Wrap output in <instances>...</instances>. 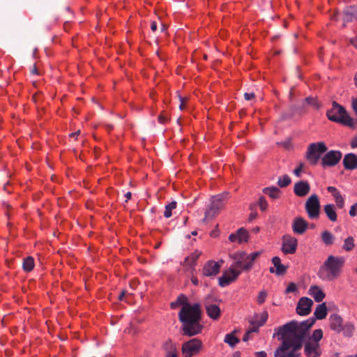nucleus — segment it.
Returning <instances> with one entry per match:
<instances>
[{
	"label": "nucleus",
	"instance_id": "obj_1",
	"mask_svg": "<svg viewBox=\"0 0 357 357\" xmlns=\"http://www.w3.org/2000/svg\"><path fill=\"white\" fill-rule=\"evenodd\" d=\"M313 321L302 322L291 321L275 328L273 337L282 340V344L275 352V357H299L302 340Z\"/></svg>",
	"mask_w": 357,
	"mask_h": 357
},
{
	"label": "nucleus",
	"instance_id": "obj_2",
	"mask_svg": "<svg viewBox=\"0 0 357 357\" xmlns=\"http://www.w3.org/2000/svg\"><path fill=\"white\" fill-rule=\"evenodd\" d=\"M178 317L182 323L184 335L191 337L202 333L203 326L200 324L201 309L199 304L185 303L178 313Z\"/></svg>",
	"mask_w": 357,
	"mask_h": 357
},
{
	"label": "nucleus",
	"instance_id": "obj_3",
	"mask_svg": "<svg viewBox=\"0 0 357 357\" xmlns=\"http://www.w3.org/2000/svg\"><path fill=\"white\" fill-rule=\"evenodd\" d=\"M344 263V257L329 255L319 268V278L324 281L336 280L341 275Z\"/></svg>",
	"mask_w": 357,
	"mask_h": 357
},
{
	"label": "nucleus",
	"instance_id": "obj_4",
	"mask_svg": "<svg viewBox=\"0 0 357 357\" xmlns=\"http://www.w3.org/2000/svg\"><path fill=\"white\" fill-rule=\"evenodd\" d=\"M327 117L332 121L349 128H354L356 126V122L349 116L345 109L335 102H333L332 108L327 112Z\"/></svg>",
	"mask_w": 357,
	"mask_h": 357
},
{
	"label": "nucleus",
	"instance_id": "obj_5",
	"mask_svg": "<svg viewBox=\"0 0 357 357\" xmlns=\"http://www.w3.org/2000/svg\"><path fill=\"white\" fill-rule=\"evenodd\" d=\"M261 255V252H253L250 254H247L244 252H238L232 255L234 259L233 264L241 272L243 271L250 270L255 261V260Z\"/></svg>",
	"mask_w": 357,
	"mask_h": 357
},
{
	"label": "nucleus",
	"instance_id": "obj_6",
	"mask_svg": "<svg viewBox=\"0 0 357 357\" xmlns=\"http://www.w3.org/2000/svg\"><path fill=\"white\" fill-rule=\"evenodd\" d=\"M228 195L225 192L212 197L211 206L205 212L204 220L212 219L220 213L226 204Z\"/></svg>",
	"mask_w": 357,
	"mask_h": 357
},
{
	"label": "nucleus",
	"instance_id": "obj_7",
	"mask_svg": "<svg viewBox=\"0 0 357 357\" xmlns=\"http://www.w3.org/2000/svg\"><path fill=\"white\" fill-rule=\"evenodd\" d=\"M327 146L324 142H319L310 144L307 149L305 158L311 165H316L321 155L327 151Z\"/></svg>",
	"mask_w": 357,
	"mask_h": 357
},
{
	"label": "nucleus",
	"instance_id": "obj_8",
	"mask_svg": "<svg viewBox=\"0 0 357 357\" xmlns=\"http://www.w3.org/2000/svg\"><path fill=\"white\" fill-rule=\"evenodd\" d=\"M202 342L198 338H192L182 344L183 357H192L199 353L202 348Z\"/></svg>",
	"mask_w": 357,
	"mask_h": 357
},
{
	"label": "nucleus",
	"instance_id": "obj_9",
	"mask_svg": "<svg viewBox=\"0 0 357 357\" xmlns=\"http://www.w3.org/2000/svg\"><path fill=\"white\" fill-rule=\"evenodd\" d=\"M305 210L308 217L312 219H317L320 214V202L316 195H312L305 202Z\"/></svg>",
	"mask_w": 357,
	"mask_h": 357
},
{
	"label": "nucleus",
	"instance_id": "obj_10",
	"mask_svg": "<svg viewBox=\"0 0 357 357\" xmlns=\"http://www.w3.org/2000/svg\"><path fill=\"white\" fill-rule=\"evenodd\" d=\"M242 272L238 269L233 263L225 271L222 275L219 278V284L221 287H226L231 282L236 280L238 275Z\"/></svg>",
	"mask_w": 357,
	"mask_h": 357
},
{
	"label": "nucleus",
	"instance_id": "obj_11",
	"mask_svg": "<svg viewBox=\"0 0 357 357\" xmlns=\"http://www.w3.org/2000/svg\"><path fill=\"white\" fill-rule=\"evenodd\" d=\"M342 156L340 151L331 150L327 152L321 159V165L324 167H333L336 165L341 160Z\"/></svg>",
	"mask_w": 357,
	"mask_h": 357
},
{
	"label": "nucleus",
	"instance_id": "obj_12",
	"mask_svg": "<svg viewBox=\"0 0 357 357\" xmlns=\"http://www.w3.org/2000/svg\"><path fill=\"white\" fill-rule=\"evenodd\" d=\"M298 241L291 235H284L282 237V251L284 254H294L296 251Z\"/></svg>",
	"mask_w": 357,
	"mask_h": 357
},
{
	"label": "nucleus",
	"instance_id": "obj_13",
	"mask_svg": "<svg viewBox=\"0 0 357 357\" xmlns=\"http://www.w3.org/2000/svg\"><path fill=\"white\" fill-rule=\"evenodd\" d=\"M223 261H215L213 260L208 261L205 263L202 268V273L204 276L211 277L216 275L219 272Z\"/></svg>",
	"mask_w": 357,
	"mask_h": 357
},
{
	"label": "nucleus",
	"instance_id": "obj_14",
	"mask_svg": "<svg viewBox=\"0 0 357 357\" xmlns=\"http://www.w3.org/2000/svg\"><path fill=\"white\" fill-rule=\"evenodd\" d=\"M304 353L307 357H319L321 355L319 343L307 341L304 344Z\"/></svg>",
	"mask_w": 357,
	"mask_h": 357
},
{
	"label": "nucleus",
	"instance_id": "obj_15",
	"mask_svg": "<svg viewBox=\"0 0 357 357\" xmlns=\"http://www.w3.org/2000/svg\"><path fill=\"white\" fill-rule=\"evenodd\" d=\"M313 301L307 297H302L297 305L296 312L300 315H307L311 311Z\"/></svg>",
	"mask_w": 357,
	"mask_h": 357
},
{
	"label": "nucleus",
	"instance_id": "obj_16",
	"mask_svg": "<svg viewBox=\"0 0 357 357\" xmlns=\"http://www.w3.org/2000/svg\"><path fill=\"white\" fill-rule=\"evenodd\" d=\"M162 350L165 352V357H178L176 344L169 339L162 343Z\"/></svg>",
	"mask_w": 357,
	"mask_h": 357
},
{
	"label": "nucleus",
	"instance_id": "obj_17",
	"mask_svg": "<svg viewBox=\"0 0 357 357\" xmlns=\"http://www.w3.org/2000/svg\"><path fill=\"white\" fill-rule=\"evenodd\" d=\"M248 233L246 229L240 228L236 232L232 233L229 236V240L231 243H237L241 244L245 243L248 240Z\"/></svg>",
	"mask_w": 357,
	"mask_h": 357
},
{
	"label": "nucleus",
	"instance_id": "obj_18",
	"mask_svg": "<svg viewBox=\"0 0 357 357\" xmlns=\"http://www.w3.org/2000/svg\"><path fill=\"white\" fill-rule=\"evenodd\" d=\"M307 222L301 217L296 218L292 223V229L294 234H303L307 229Z\"/></svg>",
	"mask_w": 357,
	"mask_h": 357
},
{
	"label": "nucleus",
	"instance_id": "obj_19",
	"mask_svg": "<svg viewBox=\"0 0 357 357\" xmlns=\"http://www.w3.org/2000/svg\"><path fill=\"white\" fill-rule=\"evenodd\" d=\"M343 165L346 169L353 170L357 168V156L354 153L344 155Z\"/></svg>",
	"mask_w": 357,
	"mask_h": 357
},
{
	"label": "nucleus",
	"instance_id": "obj_20",
	"mask_svg": "<svg viewBox=\"0 0 357 357\" xmlns=\"http://www.w3.org/2000/svg\"><path fill=\"white\" fill-rule=\"evenodd\" d=\"M310 188L307 181H299L294 185V192L297 196L304 197L308 194Z\"/></svg>",
	"mask_w": 357,
	"mask_h": 357
},
{
	"label": "nucleus",
	"instance_id": "obj_21",
	"mask_svg": "<svg viewBox=\"0 0 357 357\" xmlns=\"http://www.w3.org/2000/svg\"><path fill=\"white\" fill-rule=\"evenodd\" d=\"M329 319L330 327L333 331L340 333L343 330V320L340 316L332 314Z\"/></svg>",
	"mask_w": 357,
	"mask_h": 357
},
{
	"label": "nucleus",
	"instance_id": "obj_22",
	"mask_svg": "<svg viewBox=\"0 0 357 357\" xmlns=\"http://www.w3.org/2000/svg\"><path fill=\"white\" fill-rule=\"evenodd\" d=\"M207 315L213 320H218L221 316L220 307L216 304H208L206 305Z\"/></svg>",
	"mask_w": 357,
	"mask_h": 357
},
{
	"label": "nucleus",
	"instance_id": "obj_23",
	"mask_svg": "<svg viewBox=\"0 0 357 357\" xmlns=\"http://www.w3.org/2000/svg\"><path fill=\"white\" fill-rule=\"evenodd\" d=\"M327 190L333 197L337 206L339 208H342L344 206V199L342 197L339 190L333 186L328 187Z\"/></svg>",
	"mask_w": 357,
	"mask_h": 357
},
{
	"label": "nucleus",
	"instance_id": "obj_24",
	"mask_svg": "<svg viewBox=\"0 0 357 357\" xmlns=\"http://www.w3.org/2000/svg\"><path fill=\"white\" fill-rule=\"evenodd\" d=\"M308 293L314 298L316 302H321L325 298V294L322 289L316 285L311 286L309 289Z\"/></svg>",
	"mask_w": 357,
	"mask_h": 357
},
{
	"label": "nucleus",
	"instance_id": "obj_25",
	"mask_svg": "<svg viewBox=\"0 0 357 357\" xmlns=\"http://www.w3.org/2000/svg\"><path fill=\"white\" fill-rule=\"evenodd\" d=\"M202 252L196 250L188 256L184 261V266L192 268L197 265V261L201 256Z\"/></svg>",
	"mask_w": 357,
	"mask_h": 357
},
{
	"label": "nucleus",
	"instance_id": "obj_26",
	"mask_svg": "<svg viewBox=\"0 0 357 357\" xmlns=\"http://www.w3.org/2000/svg\"><path fill=\"white\" fill-rule=\"evenodd\" d=\"M272 263L273 264L274 266L275 267V273L278 275H283L287 270V267L281 264V260L280 257H274L272 259ZM270 272L274 273V268H270Z\"/></svg>",
	"mask_w": 357,
	"mask_h": 357
},
{
	"label": "nucleus",
	"instance_id": "obj_27",
	"mask_svg": "<svg viewBox=\"0 0 357 357\" xmlns=\"http://www.w3.org/2000/svg\"><path fill=\"white\" fill-rule=\"evenodd\" d=\"M324 211L331 222L337 221V215L335 211V206L333 204H328L325 205L324 206Z\"/></svg>",
	"mask_w": 357,
	"mask_h": 357
},
{
	"label": "nucleus",
	"instance_id": "obj_28",
	"mask_svg": "<svg viewBox=\"0 0 357 357\" xmlns=\"http://www.w3.org/2000/svg\"><path fill=\"white\" fill-rule=\"evenodd\" d=\"M314 316L317 319H324L327 315V308L325 303H321L317 305L314 312Z\"/></svg>",
	"mask_w": 357,
	"mask_h": 357
},
{
	"label": "nucleus",
	"instance_id": "obj_29",
	"mask_svg": "<svg viewBox=\"0 0 357 357\" xmlns=\"http://www.w3.org/2000/svg\"><path fill=\"white\" fill-rule=\"evenodd\" d=\"M35 266V261L34 259L31 257H26L24 259L22 262V268L25 272H30L31 271Z\"/></svg>",
	"mask_w": 357,
	"mask_h": 357
},
{
	"label": "nucleus",
	"instance_id": "obj_30",
	"mask_svg": "<svg viewBox=\"0 0 357 357\" xmlns=\"http://www.w3.org/2000/svg\"><path fill=\"white\" fill-rule=\"evenodd\" d=\"M323 243L326 245H331L335 241V236L330 231L326 230L321 235Z\"/></svg>",
	"mask_w": 357,
	"mask_h": 357
},
{
	"label": "nucleus",
	"instance_id": "obj_31",
	"mask_svg": "<svg viewBox=\"0 0 357 357\" xmlns=\"http://www.w3.org/2000/svg\"><path fill=\"white\" fill-rule=\"evenodd\" d=\"M263 192L273 199H278L280 194V190L276 187L265 188L263 189Z\"/></svg>",
	"mask_w": 357,
	"mask_h": 357
},
{
	"label": "nucleus",
	"instance_id": "obj_32",
	"mask_svg": "<svg viewBox=\"0 0 357 357\" xmlns=\"http://www.w3.org/2000/svg\"><path fill=\"white\" fill-rule=\"evenodd\" d=\"M224 342L228 344L230 347H234L239 342V339L236 337L235 331H234L225 335Z\"/></svg>",
	"mask_w": 357,
	"mask_h": 357
},
{
	"label": "nucleus",
	"instance_id": "obj_33",
	"mask_svg": "<svg viewBox=\"0 0 357 357\" xmlns=\"http://www.w3.org/2000/svg\"><path fill=\"white\" fill-rule=\"evenodd\" d=\"M268 317V312L266 311H264L261 314H256L252 321L256 324H259V326H262L266 322Z\"/></svg>",
	"mask_w": 357,
	"mask_h": 357
},
{
	"label": "nucleus",
	"instance_id": "obj_34",
	"mask_svg": "<svg viewBox=\"0 0 357 357\" xmlns=\"http://www.w3.org/2000/svg\"><path fill=\"white\" fill-rule=\"evenodd\" d=\"M356 246L354 238L352 236H349L344 241L342 249L346 252L351 251Z\"/></svg>",
	"mask_w": 357,
	"mask_h": 357
},
{
	"label": "nucleus",
	"instance_id": "obj_35",
	"mask_svg": "<svg viewBox=\"0 0 357 357\" xmlns=\"http://www.w3.org/2000/svg\"><path fill=\"white\" fill-rule=\"evenodd\" d=\"M323 337V332L321 329H317L314 331L312 336L309 338L307 341L311 342L319 343V342Z\"/></svg>",
	"mask_w": 357,
	"mask_h": 357
},
{
	"label": "nucleus",
	"instance_id": "obj_36",
	"mask_svg": "<svg viewBox=\"0 0 357 357\" xmlns=\"http://www.w3.org/2000/svg\"><path fill=\"white\" fill-rule=\"evenodd\" d=\"M176 202H172L171 203L168 204L166 206H165V212H164V216L167 218H169L172 216V210L176 208Z\"/></svg>",
	"mask_w": 357,
	"mask_h": 357
},
{
	"label": "nucleus",
	"instance_id": "obj_37",
	"mask_svg": "<svg viewBox=\"0 0 357 357\" xmlns=\"http://www.w3.org/2000/svg\"><path fill=\"white\" fill-rule=\"evenodd\" d=\"M291 183V178L288 175H284L278 178V185L281 188L289 185Z\"/></svg>",
	"mask_w": 357,
	"mask_h": 357
},
{
	"label": "nucleus",
	"instance_id": "obj_38",
	"mask_svg": "<svg viewBox=\"0 0 357 357\" xmlns=\"http://www.w3.org/2000/svg\"><path fill=\"white\" fill-rule=\"evenodd\" d=\"M354 330V327L353 324L350 323H347L344 326H343V331L344 334L347 336H351Z\"/></svg>",
	"mask_w": 357,
	"mask_h": 357
},
{
	"label": "nucleus",
	"instance_id": "obj_39",
	"mask_svg": "<svg viewBox=\"0 0 357 357\" xmlns=\"http://www.w3.org/2000/svg\"><path fill=\"white\" fill-rule=\"evenodd\" d=\"M267 297V292L264 290L261 291L257 296V303L259 305L263 304L266 299Z\"/></svg>",
	"mask_w": 357,
	"mask_h": 357
},
{
	"label": "nucleus",
	"instance_id": "obj_40",
	"mask_svg": "<svg viewBox=\"0 0 357 357\" xmlns=\"http://www.w3.org/2000/svg\"><path fill=\"white\" fill-rule=\"evenodd\" d=\"M258 204L261 211H265L268 207V203L264 197H259Z\"/></svg>",
	"mask_w": 357,
	"mask_h": 357
},
{
	"label": "nucleus",
	"instance_id": "obj_41",
	"mask_svg": "<svg viewBox=\"0 0 357 357\" xmlns=\"http://www.w3.org/2000/svg\"><path fill=\"white\" fill-rule=\"evenodd\" d=\"M297 291V286L295 283L294 282H290L286 290H285V293L286 294H289V293H294Z\"/></svg>",
	"mask_w": 357,
	"mask_h": 357
},
{
	"label": "nucleus",
	"instance_id": "obj_42",
	"mask_svg": "<svg viewBox=\"0 0 357 357\" xmlns=\"http://www.w3.org/2000/svg\"><path fill=\"white\" fill-rule=\"evenodd\" d=\"M260 326L259 324H256L254 321H252L251 326L248 329V332L251 334L252 333H257L259 331V328Z\"/></svg>",
	"mask_w": 357,
	"mask_h": 357
},
{
	"label": "nucleus",
	"instance_id": "obj_43",
	"mask_svg": "<svg viewBox=\"0 0 357 357\" xmlns=\"http://www.w3.org/2000/svg\"><path fill=\"white\" fill-rule=\"evenodd\" d=\"M349 215L351 217H354L357 215V202L351 206L349 210Z\"/></svg>",
	"mask_w": 357,
	"mask_h": 357
},
{
	"label": "nucleus",
	"instance_id": "obj_44",
	"mask_svg": "<svg viewBox=\"0 0 357 357\" xmlns=\"http://www.w3.org/2000/svg\"><path fill=\"white\" fill-rule=\"evenodd\" d=\"M303 163H300L298 167L294 169V173L296 176L299 177L301 176V173L303 170Z\"/></svg>",
	"mask_w": 357,
	"mask_h": 357
},
{
	"label": "nucleus",
	"instance_id": "obj_45",
	"mask_svg": "<svg viewBox=\"0 0 357 357\" xmlns=\"http://www.w3.org/2000/svg\"><path fill=\"white\" fill-rule=\"evenodd\" d=\"M179 99L181 101L179 108H180V109L183 110L185 108V102H187L188 99L185 98H182L181 96H179Z\"/></svg>",
	"mask_w": 357,
	"mask_h": 357
},
{
	"label": "nucleus",
	"instance_id": "obj_46",
	"mask_svg": "<svg viewBox=\"0 0 357 357\" xmlns=\"http://www.w3.org/2000/svg\"><path fill=\"white\" fill-rule=\"evenodd\" d=\"M244 98L246 100H251L255 98V94L253 93H245Z\"/></svg>",
	"mask_w": 357,
	"mask_h": 357
},
{
	"label": "nucleus",
	"instance_id": "obj_47",
	"mask_svg": "<svg viewBox=\"0 0 357 357\" xmlns=\"http://www.w3.org/2000/svg\"><path fill=\"white\" fill-rule=\"evenodd\" d=\"M351 106L355 113L357 114V98L352 99Z\"/></svg>",
	"mask_w": 357,
	"mask_h": 357
},
{
	"label": "nucleus",
	"instance_id": "obj_48",
	"mask_svg": "<svg viewBox=\"0 0 357 357\" xmlns=\"http://www.w3.org/2000/svg\"><path fill=\"white\" fill-rule=\"evenodd\" d=\"M350 144L352 149L357 148V135L352 139Z\"/></svg>",
	"mask_w": 357,
	"mask_h": 357
},
{
	"label": "nucleus",
	"instance_id": "obj_49",
	"mask_svg": "<svg viewBox=\"0 0 357 357\" xmlns=\"http://www.w3.org/2000/svg\"><path fill=\"white\" fill-rule=\"evenodd\" d=\"M255 356L257 357H266L267 354L265 351H257L255 353Z\"/></svg>",
	"mask_w": 357,
	"mask_h": 357
},
{
	"label": "nucleus",
	"instance_id": "obj_50",
	"mask_svg": "<svg viewBox=\"0 0 357 357\" xmlns=\"http://www.w3.org/2000/svg\"><path fill=\"white\" fill-rule=\"evenodd\" d=\"M151 29L153 31H155L157 30V23L155 22H152L151 24Z\"/></svg>",
	"mask_w": 357,
	"mask_h": 357
},
{
	"label": "nucleus",
	"instance_id": "obj_51",
	"mask_svg": "<svg viewBox=\"0 0 357 357\" xmlns=\"http://www.w3.org/2000/svg\"><path fill=\"white\" fill-rule=\"evenodd\" d=\"M250 333L248 331H247L243 337V340L245 342L248 341L250 337Z\"/></svg>",
	"mask_w": 357,
	"mask_h": 357
},
{
	"label": "nucleus",
	"instance_id": "obj_52",
	"mask_svg": "<svg viewBox=\"0 0 357 357\" xmlns=\"http://www.w3.org/2000/svg\"><path fill=\"white\" fill-rule=\"evenodd\" d=\"M125 197H126V202H128L129 199H130L131 197H132V194L130 192H128L126 195H125Z\"/></svg>",
	"mask_w": 357,
	"mask_h": 357
},
{
	"label": "nucleus",
	"instance_id": "obj_53",
	"mask_svg": "<svg viewBox=\"0 0 357 357\" xmlns=\"http://www.w3.org/2000/svg\"><path fill=\"white\" fill-rule=\"evenodd\" d=\"M305 100L308 104H312L314 101V99L312 98L308 97L305 98Z\"/></svg>",
	"mask_w": 357,
	"mask_h": 357
},
{
	"label": "nucleus",
	"instance_id": "obj_54",
	"mask_svg": "<svg viewBox=\"0 0 357 357\" xmlns=\"http://www.w3.org/2000/svg\"><path fill=\"white\" fill-rule=\"evenodd\" d=\"M352 45L357 48V38L351 40Z\"/></svg>",
	"mask_w": 357,
	"mask_h": 357
},
{
	"label": "nucleus",
	"instance_id": "obj_55",
	"mask_svg": "<svg viewBox=\"0 0 357 357\" xmlns=\"http://www.w3.org/2000/svg\"><path fill=\"white\" fill-rule=\"evenodd\" d=\"M192 283H193L194 284H196V285H197V284H198V280H197V278H192Z\"/></svg>",
	"mask_w": 357,
	"mask_h": 357
},
{
	"label": "nucleus",
	"instance_id": "obj_56",
	"mask_svg": "<svg viewBox=\"0 0 357 357\" xmlns=\"http://www.w3.org/2000/svg\"><path fill=\"white\" fill-rule=\"evenodd\" d=\"M167 30V27L165 24H162V26H161V31H165Z\"/></svg>",
	"mask_w": 357,
	"mask_h": 357
},
{
	"label": "nucleus",
	"instance_id": "obj_57",
	"mask_svg": "<svg viewBox=\"0 0 357 357\" xmlns=\"http://www.w3.org/2000/svg\"><path fill=\"white\" fill-rule=\"evenodd\" d=\"M79 132H80V131H79H79H77V132H73V133L70 134V137H75V136H76V135H79Z\"/></svg>",
	"mask_w": 357,
	"mask_h": 357
},
{
	"label": "nucleus",
	"instance_id": "obj_58",
	"mask_svg": "<svg viewBox=\"0 0 357 357\" xmlns=\"http://www.w3.org/2000/svg\"><path fill=\"white\" fill-rule=\"evenodd\" d=\"M355 85L357 86V73L354 76Z\"/></svg>",
	"mask_w": 357,
	"mask_h": 357
},
{
	"label": "nucleus",
	"instance_id": "obj_59",
	"mask_svg": "<svg viewBox=\"0 0 357 357\" xmlns=\"http://www.w3.org/2000/svg\"><path fill=\"white\" fill-rule=\"evenodd\" d=\"M32 73H34V74H38V70L36 68V67L33 68V70H32Z\"/></svg>",
	"mask_w": 357,
	"mask_h": 357
},
{
	"label": "nucleus",
	"instance_id": "obj_60",
	"mask_svg": "<svg viewBox=\"0 0 357 357\" xmlns=\"http://www.w3.org/2000/svg\"><path fill=\"white\" fill-rule=\"evenodd\" d=\"M123 296H124V292H122V293L121 294V295L119 296V299H120V300H122Z\"/></svg>",
	"mask_w": 357,
	"mask_h": 357
},
{
	"label": "nucleus",
	"instance_id": "obj_61",
	"mask_svg": "<svg viewBox=\"0 0 357 357\" xmlns=\"http://www.w3.org/2000/svg\"><path fill=\"white\" fill-rule=\"evenodd\" d=\"M197 234V232L196 231H193L192 232V235H193V236H196Z\"/></svg>",
	"mask_w": 357,
	"mask_h": 357
},
{
	"label": "nucleus",
	"instance_id": "obj_62",
	"mask_svg": "<svg viewBox=\"0 0 357 357\" xmlns=\"http://www.w3.org/2000/svg\"><path fill=\"white\" fill-rule=\"evenodd\" d=\"M259 227H256V228L255 229V232H258V231H259Z\"/></svg>",
	"mask_w": 357,
	"mask_h": 357
},
{
	"label": "nucleus",
	"instance_id": "obj_63",
	"mask_svg": "<svg viewBox=\"0 0 357 357\" xmlns=\"http://www.w3.org/2000/svg\"><path fill=\"white\" fill-rule=\"evenodd\" d=\"M356 272L357 273V267H356Z\"/></svg>",
	"mask_w": 357,
	"mask_h": 357
},
{
	"label": "nucleus",
	"instance_id": "obj_64",
	"mask_svg": "<svg viewBox=\"0 0 357 357\" xmlns=\"http://www.w3.org/2000/svg\"><path fill=\"white\" fill-rule=\"evenodd\" d=\"M356 357H357V354L356 355Z\"/></svg>",
	"mask_w": 357,
	"mask_h": 357
}]
</instances>
